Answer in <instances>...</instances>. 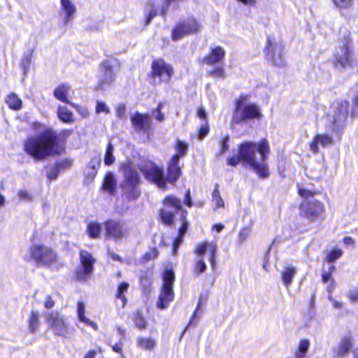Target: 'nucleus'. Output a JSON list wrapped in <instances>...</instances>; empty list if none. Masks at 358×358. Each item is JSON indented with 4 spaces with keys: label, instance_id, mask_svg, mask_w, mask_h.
<instances>
[{
    "label": "nucleus",
    "instance_id": "obj_1",
    "mask_svg": "<svg viewBox=\"0 0 358 358\" xmlns=\"http://www.w3.org/2000/svg\"><path fill=\"white\" fill-rule=\"evenodd\" d=\"M238 154L241 162L248 164L261 178H267L269 171L266 161L270 154V146L266 139L258 143L245 142L239 145Z\"/></svg>",
    "mask_w": 358,
    "mask_h": 358
},
{
    "label": "nucleus",
    "instance_id": "obj_2",
    "mask_svg": "<svg viewBox=\"0 0 358 358\" xmlns=\"http://www.w3.org/2000/svg\"><path fill=\"white\" fill-rule=\"evenodd\" d=\"M57 134L52 129L46 128L38 135L29 137L24 143L25 152L35 160H43L46 157L59 154L55 150Z\"/></svg>",
    "mask_w": 358,
    "mask_h": 358
},
{
    "label": "nucleus",
    "instance_id": "obj_3",
    "mask_svg": "<svg viewBox=\"0 0 358 358\" xmlns=\"http://www.w3.org/2000/svg\"><path fill=\"white\" fill-rule=\"evenodd\" d=\"M262 113L259 107L249 100L247 95L240 96L235 102L233 122L241 123L248 120H259Z\"/></svg>",
    "mask_w": 358,
    "mask_h": 358
},
{
    "label": "nucleus",
    "instance_id": "obj_4",
    "mask_svg": "<svg viewBox=\"0 0 358 358\" xmlns=\"http://www.w3.org/2000/svg\"><path fill=\"white\" fill-rule=\"evenodd\" d=\"M30 258L38 265L58 268L62 266L56 252L48 245L35 243L29 248Z\"/></svg>",
    "mask_w": 358,
    "mask_h": 358
},
{
    "label": "nucleus",
    "instance_id": "obj_5",
    "mask_svg": "<svg viewBox=\"0 0 358 358\" xmlns=\"http://www.w3.org/2000/svg\"><path fill=\"white\" fill-rule=\"evenodd\" d=\"M349 103L347 101L339 100L333 103L329 113L332 131L337 140H341L343 131L348 115Z\"/></svg>",
    "mask_w": 358,
    "mask_h": 358
},
{
    "label": "nucleus",
    "instance_id": "obj_6",
    "mask_svg": "<svg viewBox=\"0 0 358 358\" xmlns=\"http://www.w3.org/2000/svg\"><path fill=\"white\" fill-rule=\"evenodd\" d=\"M217 250V245L215 242L203 241L196 245L194 248V254L196 255V262L193 271L196 275H199L206 271L207 266L203 260L205 254L209 255L208 260L214 271L216 266L215 257Z\"/></svg>",
    "mask_w": 358,
    "mask_h": 358
},
{
    "label": "nucleus",
    "instance_id": "obj_7",
    "mask_svg": "<svg viewBox=\"0 0 358 358\" xmlns=\"http://www.w3.org/2000/svg\"><path fill=\"white\" fill-rule=\"evenodd\" d=\"M45 322L55 335L68 338L73 334L74 329L66 318L57 311H48L44 314Z\"/></svg>",
    "mask_w": 358,
    "mask_h": 358
},
{
    "label": "nucleus",
    "instance_id": "obj_8",
    "mask_svg": "<svg viewBox=\"0 0 358 358\" xmlns=\"http://www.w3.org/2000/svg\"><path fill=\"white\" fill-rule=\"evenodd\" d=\"M174 280L173 271L171 269L166 268L163 275V286L156 303L157 308L161 310L166 309L173 300V284Z\"/></svg>",
    "mask_w": 358,
    "mask_h": 358
},
{
    "label": "nucleus",
    "instance_id": "obj_9",
    "mask_svg": "<svg viewBox=\"0 0 358 358\" xmlns=\"http://www.w3.org/2000/svg\"><path fill=\"white\" fill-rule=\"evenodd\" d=\"M264 54L267 59L270 60L276 66L281 67L286 64L284 45L274 38L268 37L264 48Z\"/></svg>",
    "mask_w": 358,
    "mask_h": 358
},
{
    "label": "nucleus",
    "instance_id": "obj_10",
    "mask_svg": "<svg viewBox=\"0 0 358 358\" xmlns=\"http://www.w3.org/2000/svg\"><path fill=\"white\" fill-rule=\"evenodd\" d=\"M201 27V24L196 18L185 19L178 23L172 30V39L177 41L183 37L197 34L200 31Z\"/></svg>",
    "mask_w": 358,
    "mask_h": 358
},
{
    "label": "nucleus",
    "instance_id": "obj_11",
    "mask_svg": "<svg viewBox=\"0 0 358 358\" xmlns=\"http://www.w3.org/2000/svg\"><path fill=\"white\" fill-rule=\"evenodd\" d=\"M124 179L121 185L123 192L131 198L138 196L136 187L139 184V177L129 164L123 166Z\"/></svg>",
    "mask_w": 358,
    "mask_h": 358
},
{
    "label": "nucleus",
    "instance_id": "obj_12",
    "mask_svg": "<svg viewBox=\"0 0 358 358\" xmlns=\"http://www.w3.org/2000/svg\"><path fill=\"white\" fill-rule=\"evenodd\" d=\"M163 204L160 217L164 224L170 225L173 222L175 214L182 209V203L177 198L168 196L164 199Z\"/></svg>",
    "mask_w": 358,
    "mask_h": 358
},
{
    "label": "nucleus",
    "instance_id": "obj_13",
    "mask_svg": "<svg viewBox=\"0 0 358 358\" xmlns=\"http://www.w3.org/2000/svg\"><path fill=\"white\" fill-rule=\"evenodd\" d=\"M173 75L172 66L162 59L153 61L152 64L151 76L155 84L162 82L168 83Z\"/></svg>",
    "mask_w": 358,
    "mask_h": 358
},
{
    "label": "nucleus",
    "instance_id": "obj_14",
    "mask_svg": "<svg viewBox=\"0 0 358 358\" xmlns=\"http://www.w3.org/2000/svg\"><path fill=\"white\" fill-rule=\"evenodd\" d=\"M325 211L323 203L317 200H306L300 206L301 215L310 221L321 217Z\"/></svg>",
    "mask_w": 358,
    "mask_h": 358
},
{
    "label": "nucleus",
    "instance_id": "obj_15",
    "mask_svg": "<svg viewBox=\"0 0 358 358\" xmlns=\"http://www.w3.org/2000/svg\"><path fill=\"white\" fill-rule=\"evenodd\" d=\"M335 138V134L330 126L329 133H320L316 134L309 143V148L312 152L316 154L320 152V148H327L332 146L336 141H340Z\"/></svg>",
    "mask_w": 358,
    "mask_h": 358
},
{
    "label": "nucleus",
    "instance_id": "obj_16",
    "mask_svg": "<svg viewBox=\"0 0 358 358\" xmlns=\"http://www.w3.org/2000/svg\"><path fill=\"white\" fill-rule=\"evenodd\" d=\"M141 170L148 180H150L161 189H166V183L164 178L163 170L154 164L148 162L141 168Z\"/></svg>",
    "mask_w": 358,
    "mask_h": 358
},
{
    "label": "nucleus",
    "instance_id": "obj_17",
    "mask_svg": "<svg viewBox=\"0 0 358 358\" xmlns=\"http://www.w3.org/2000/svg\"><path fill=\"white\" fill-rule=\"evenodd\" d=\"M106 236L115 240H120L127 237L129 229L127 224L117 220H109L104 222Z\"/></svg>",
    "mask_w": 358,
    "mask_h": 358
},
{
    "label": "nucleus",
    "instance_id": "obj_18",
    "mask_svg": "<svg viewBox=\"0 0 358 358\" xmlns=\"http://www.w3.org/2000/svg\"><path fill=\"white\" fill-rule=\"evenodd\" d=\"M352 60V55L350 42L348 40H345L336 50L334 62L336 67L345 68L351 64Z\"/></svg>",
    "mask_w": 358,
    "mask_h": 358
},
{
    "label": "nucleus",
    "instance_id": "obj_19",
    "mask_svg": "<svg viewBox=\"0 0 358 358\" xmlns=\"http://www.w3.org/2000/svg\"><path fill=\"white\" fill-rule=\"evenodd\" d=\"M80 262L83 270L77 271L76 277L78 280H86L90 277L94 269L95 259L86 250H81L80 252Z\"/></svg>",
    "mask_w": 358,
    "mask_h": 358
},
{
    "label": "nucleus",
    "instance_id": "obj_20",
    "mask_svg": "<svg viewBox=\"0 0 358 358\" xmlns=\"http://www.w3.org/2000/svg\"><path fill=\"white\" fill-rule=\"evenodd\" d=\"M133 127L138 131H147L151 127V120L149 115L136 113L131 115Z\"/></svg>",
    "mask_w": 358,
    "mask_h": 358
},
{
    "label": "nucleus",
    "instance_id": "obj_21",
    "mask_svg": "<svg viewBox=\"0 0 358 358\" xmlns=\"http://www.w3.org/2000/svg\"><path fill=\"white\" fill-rule=\"evenodd\" d=\"M327 165L324 160L312 163L306 170V174L312 180H320L325 174Z\"/></svg>",
    "mask_w": 358,
    "mask_h": 358
},
{
    "label": "nucleus",
    "instance_id": "obj_22",
    "mask_svg": "<svg viewBox=\"0 0 358 358\" xmlns=\"http://www.w3.org/2000/svg\"><path fill=\"white\" fill-rule=\"evenodd\" d=\"M60 2L62 13L64 15V22L66 24L74 18L76 7L71 0H60Z\"/></svg>",
    "mask_w": 358,
    "mask_h": 358
},
{
    "label": "nucleus",
    "instance_id": "obj_23",
    "mask_svg": "<svg viewBox=\"0 0 358 358\" xmlns=\"http://www.w3.org/2000/svg\"><path fill=\"white\" fill-rule=\"evenodd\" d=\"M178 155L173 156L168 166L167 180L171 183H174L180 177L181 170L178 166Z\"/></svg>",
    "mask_w": 358,
    "mask_h": 358
},
{
    "label": "nucleus",
    "instance_id": "obj_24",
    "mask_svg": "<svg viewBox=\"0 0 358 358\" xmlns=\"http://www.w3.org/2000/svg\"><path fill=\"white\" fill-rule=\"evenodd\" d=\"M100 164L101 157L99 156L95 155L91 159L85 170V176L90 181H92L96 177Z\"/></svg>",
    "mask_w": 358,
    "mask_h": 358
},
{
    "label": "nucleus",
    "instance_id": "obj_25",
    "mask_svg": "<svg viewBox=\"0 0 358 358\" xmlns=\"http://www.w3.org/2000/svg\"><path fill=\"white\" fill-rule=\"evenodd\" d=\"M296 267L292 265H287L282 268L280 272V278L283 285L286 287H289V285L292 283L293 278L296 275Z\"/></svg>",
    "mask_w": 358,
    "mask_h": 358
},
{
    "label": "nucleus",
    "instance_id": "obj_26",
    "mask_svg": "<svg viewBox=\"0 0 358 358\" xmlns=\"http://www.w3.org/2000/svg\"><path fill=\"white\" fill-rule=\"evenodd\" d=\"M76 312L79 321L84 323L87 326L91 327L95 331L98 330L99 327L97 324L85 316V305L84 302H78Z\"/></svg>",
    "mask_w": 358,
    "mask_h": 358
},
{
    "label": "nucleus",
    "instance_id": "obj_27",
    "mask_svg": "<svg viewBox=\"0 0 358 358\" xmlns=\"http://www.w3.org/2000/svg\"><path fill=\"white\" fill-rule=\"evenodd\" d=\"M70 92L71 87L69 85L61 84L55 89L53 94L59 101L66 103H71V101L68 98Z\"/></svg>",
    "mask_w": 358,
    "mask_h": 358
},
{
    "label": "nucleus",
    "instance_id": "obj_28",
    "mask_svg": "<svg viewBox=\"0 0 358 358\" xmlns=\"http://www.w3.org/2000/svg\"><path fill=\"white\" fill-rule=\"evenodd\" d=\"M187 215V211H183L182 210V214H181L182 220V226L180 227V228L179 229V234H178V236L175 238V240L173 241V255L176 254L177 249L178 248V247L182 243L183 236H184V235L186 233L187 229L188 224H187V222L185 220V215Z\"/></svg>",
    "mask_w": 358,
    "mask_h": 358
},
{
    "label": "nucleus",
    "instance_id": "obj_29",
    "mask_svg": "<svg viewBox=\"0 0 358 358\" xmlns=\"http://www.w3.org/2000/svg\"><path fill=\"white\" fill-rule=\"evenodd\" d=\"M117 181L111 172H108L103 180L102 189L109 194H114L116 192Z\"/></svg>",
    "mask_w": 358,
    "mask_h": 358
},
{
    "label": "nucleus",
    "instance_id": "obj_30",
    "mask_svg": "<svg viewBox=\"0 0 358 358\" xmlns=\"http://www.w3.org/2000/svg\"><path fill=\"white\" fill-rule=\"evenodd\" d=\"M103 83L109 84L114 80L117 71V67L115 66L110 62H106L103 63Z\"/></svg>",
    "mask_w": 358,
    "mask_h": 358
},
{
    "label": "nucleus",
    "instance_id": "obj_31",
    "mask_svg": "<svg viewBox=\"0 0 358 358\" xmlns=\"http://www.w3.org/2000/svg\"><path fill=\"white\" fill-rule=\"evenodd\" d=\"M225 52L220 46L215 47L211 50L208 56L205 57L204 62L207 64H215L220 62L224 57Z\"/></svg>",
    "mask_w": 358,
    "mask_h": 358
},
{
    "label": "nucleus",
    "instance_id": "obj_32",
    "mask_svg": "<svg viewBox=\"0 0 358 358\" xmlns=\"http://www.w3.org/2000/svg\"><path fill=\"white\" fill-rule=\"evenodd\" d=\"M136 345L142 350H152L155 348L157 341L152 337L139 336L136 338Z\"/></svg>",
    "mask_w": 358,
    "mask_h": 358
},
{
    "label": "nucleus",
    "instance_id": "obj_33",
    "mask_svg": "<svg viewBox=\"0 0 358 358\" xmlns=\"http://www.w3.org/2000/svg\"><path fill=\"white\" fill-rule=\"evenodd\" d=\"M57 116L63 122L69 124L74 122L73 114L66 107L59 106Z\"/></svg>",
    "mask_w": 358,
    "mask_h": 358
},
{
    "label": "nucleus",
    "instance_id": "obj_34",
    "mask_svg": "<svg viewBox=\"0 0 358 358\" xmlns=\"http://www.w3.org/2000/svg\"><path fill=\"white\" fill-rule=\"evenodd\" d=\"M352 348V342L349 338H344L341 341L336 354L338 357H345Z\"/></svg>",
    "mask_w": 358,
    "mask_h": 358
},
{
    "label": "nucleus",
    "instance_id": "obj_35",
    "mask_svg": "<svg viewBox=\"0 0 358 358\" xmlns=\"http://www.w3.org/2000/svg\"><path fill=\"white\" fill-rule=\"evenodd\" d=\"M6 101L9 108L13 110H18L22 108L21 99L14 93L8 95Z\"/></svg>",
    "mask_w": 358,
    "mask_h": 358
},
{
    "label": "nucleus",
    "instance_id": "obj_36",
    "mask_svg": "<svg viewBox=\"0 0 358 358\" xmlns=\"http://www.w3.org/2000/svg\"><path fill=\"white\" fill-rule=\"evenodd\" d=\"M129 286L127 282H124L120 283L117 287L115 296L117 299L121 301V306L122 307H124L127 303V298L124 296V293L127 292Z\"/></svg>",
    "mask_w": 358,
    "mask_h": 358
},
{
    "label": "nucleus",
    "instance_id": "obj_37",
    "mask_svg": "<svg viewBox=\"0 0 358 358\" xmlns=\"http://www.w3.org/2000/svg\"><path fill=\"white\" fill-rule=\"evenodd\" d=\"M87 232L90 238H97L100 236L101 225L97 222H90L87 227Z\"/></svg>",
    "mask_w": 358,
    "mask_h": 358
},
{
    "label": "nucleus",
    "instance_id": "obj_38",
    "mask_svg": "<svg viewBox=\"0 0 358 358\" xmlns=\"http://www.w3.org/2000/svg\"><path fill=\"white\" fill-rule=\"evenodd\" d=\"M39 326V316L36 311H31L29 317V330L35 332Z\"/></svg>",
    "mask_w": 358,
    "mask_h": 358
},
{
    "label": "nucleus",
    "instance_id": "obj_39",
    "mask_svg": "<svg viewBox=\"0 0 358 358\" xmlns=\"http://www.w3.org/2000/svg\"><path fill=\"white\" fill-rule=\"evenodd\" d=\"M114 147L109 143L104 156V164L106 166L112 165L115 162V157L113 155Z\"/></svg>",
    "mask_w": 358,
    "mask_h": 358
},
{
    "label": "nucleus",
    "instance_id": "obj_40",
    "mask_svg": "<svg viewBox=\"0 0 358 358\" xmlns=\"http://www.w3.org/2000/svg\"><path fill=\"white\" fill-rule=\"evenodd\" d=\"M212 197H213V203L216 208H224V203L220 194L217 185H216V187L215 188V189L213 192Z\"/></svg>",
    "mask_w": 358,
    "mask_h": 358
},
{
    "label": "nucleus",
    "instance_id": "obj_41",
    "mask_svg": "<svg viewBox=\"0 0 358 358\" xmlns=\"http://www.w3.org/2000/svg\"><path fill=\"white\" fill-rule=\"evenodd\" d=\"M176 149L177 153L174 155L173 156H178V159L180 157H184L188 149V145L186 143L181 141L180 140H178L176 145Z\"/></svg>",
    "mask_w": 358,
    "mask_h": 358
},
{
    "label": "nucleus",
    "instance_id": "obj_42",
    "mask_svg": "<svg viewBox=\"0 0 358 358\" xmlns=\"http://www.w3.org/2000/svg\"><path fill=\"white\" fill-rule=\"evenodd\" d=\"M310 342L308 340H301L299 343V351L296 352V356L299 358L303 357L308 350Z\"/></svg>",
    "mask_w": 358,
    "mask_h": 358
},
{
    "label": "nucleus",
    "instance_id": "obj_43",
    "mask_svg": "<svg viewBox=\"0 0 358 358\" xmlns=\"http://www.w3.org/2000/svg\"><path fill=\"white\" fill-rule=\"evenodd\" d=\"M350 96L353 103L352 115H355L358 110V85L351 90Z\"/></svg>",
    "mask_w": 358,
    "mask_h": 358
},
{
    "label": "nucleus",
    "instance_id": "obj_44",
    "mask_svg": "<svg viewBox=\"0 0 358 358\" xmlns=\"http://www.w3.org/2000/svg\"><path fill=\"white\" fill-rule=\"evenodd\" d=\"M342 255L343 251L341 249L335 248L329 252L326 259L328 262H334L339 259Z\"/></svg>",
    "mask_w": 358,
    "mask_h": 358
},
{
    "label": "nucleus",
    "instance_id": "obj_45",
    "mask_svg": "<svg viewBox=\"0 0 358 358\" xmlns=\"http://www.w3.org/2000/svg\"><path fill=\"white\" fill-rule=\"evenodd\" d=\"M34 51V46L31 47V48L27 50V52H24V55L23 59H22V64H23L24 69L26 68V66H28L29 65Z\"/></svg>",
    "mask_w": 358,
    "mask_h": 358
},
{
    "label": "nucleus",
    "instance_id": "obj_46",
    "mask_svg": "<svg viewBox=\"0 0 358 358\" xmlns=\"http://www.w3.org/2000/svg\"><path fill=\"white\" fill-rule=\"evenodd\" d=\"M164 107L163 103H159L156 110L152 111V116L159 122L164 120V114L162 113V109Z\"/></svg>",
    "mask_w": 358,
    "mask_h": 358
},
{
    "label": "nucleus",
    "instance_id": "obj_47",
    "mask_svg": "<svg viewBox=\"0 0 358 358\" xmlns=\"http://www.w3.org/2000/svg\"><path fill=\"white\" fill-rule=\"evenodd\" d=\"M333 289H334V287H327V291L329 293V295L328 296V299H329V300L330 301L332 302V305H333V307L334 308H336V309H342L343 307V303L341 301H336L331 296V293L333 292Z\"/></svg>",
    "mask_w": 358,
    "mask_h": 358
},
{
    "label": "nucleus",
    "instance_id": "obj_48",
    "mask_svg": "<svg viewBox=\"0 0 358 358\" xmlns=\"http://www.w3.org/2000/svg\"><path fill=\"white\" fill-rule=\"evenodd\" d=\"M17 196L20 201H31L32 200L31 194L27 189H20Z\"/></svg>",
    "mask_w": 358,
    "mask_h": 358
},
{
    "label": "nucleus",
    "instance_id": "obj_49",
    "mask_svg": "<svg viewBox=\"0 0 358 358\" xmlns=\"http://www.w3.org/2000/svg\"><path fill=\"white\" fill-rule=\"evenodd\" d=\"M146 11L148 12V16L146 19V24H149L152 18L157 15V11L154 8L153 4L149 3L146 6Z\"/></svg>",
    "mask_w": 358,
    "mask_h": 358
},
{
    "label": "nucleus",
    "instance_id": "obj_50",
    "mask_svg": "<svg viewBox=\"0 0 358 358\" xmlns=\"http://www.w3.org/2000/svg\"><path fill=\"white\" fill-rule=\"evenodd\" d=\"M96 113L98 114H108L110 113V108L104 102L98 101L96 106Z\"/></svg>",
    "mask_w": 358,
    "mask_h": 358
},
{
    "label": "nucleus",
    "instance_id": "obj_51",
    "mask_svg": "<svg viewBox=\"0 0 358 358\" xmlns=\"http://www.w3.org/2000/svg\"><path fill=\"white\" fill-rule=\"evenodd\" d=\"M250 230L247 228H243L240 230L238 236V241L240 244H242L250 236Z\"/></svg>",
    "mask_w": 358,
    "mask_h": 358
},
{
    "label": "nucleus",
    "instance_id": "obj_52",
    "mask_svg": "<svg viewBox=\"0 0 358 358\" xmlns=\"http://www.w3.org/2000/svg\"><path fill=\"white\" fill-rule=\"evenodd\" d=\"M334 3L341 8H347L352 5L353 0H332Z\"/></svg>",
    "mask_w": 358,
    "mask_h": 358
},
{
    "label": "nucleus",
    "instance_id": "obj_53",
    "mask_svg": "<svg viewBox=\"0 0 358 358\" xmlns=\"http://www.w3.org/2000/svg\"><path fill=\"white\" fill-rule=\"evenodd\" d=\"M134 323L139 329H144L146 327V322L141 314L137 313L134 318Z\"/></svg>",
    "mask_w": 358,
    "mask_h": 358
},
{
    "label": "nucleus",
    "instance_id": "obj_54",
    "mask_svg": "<svg viewBox=\"0 0 358 358\" xmlns=\"http://www.w3.org/2000/svg\"><path fill=\"white\" fill-rule=\"evenodd\" d=\"M299 194L301 197L308 200L309 198H311L314 196L315 192L308 190L303 187H299Z\"/></svg>",
    "mask_w": 358,
    "mask_h": 358
},
{
    "label": "nucleus",
    "instance_id": "obj_55",
    "mask_svg": "<svg viewBox=\"0 0 358 358\" xmlns=\"http://www.w3.org/2000/svg\"><path fill=\"white\" fill-rule=\"evenodd\" d=\"M229 136H226L220 142V154H224L229 149Z\"/></svg>",
    "mask_w": 358,
    "mask_h": 358
},
{
    "label": "nucleus",
    "instance_id": "obj_56",
    "mask_svg": "<svg viewBox=\"0 0 358 358\" xmlns=\"http://www.w3.org/2000/svg\"><path fill=\"white\" fill-rule=\"evenodd\" d=\"M209 132V127L207 122H204L201 125L199 131V138L200 139L203 138Z\"/></svg>",
    "mask_w": 358,
    "mask_h": 358
},
{
    "label": "nucleus",
    "instance_id": "obj_57",
    "mask_svg": "<svg viewBox=\"0 0 358 358\" xmlns=\"http://www.w3.org/2000/svg\"><path fill=\"white\" fill-rule=\"evenodd\" d=\"M77 112L83 117H87L89 116V111L87 110V108L85 107H83V106H75Z\"/></svg>",
    "mask_w": 358,
    "mask_h": 358
},
{
    "label": "nucleus",
    "instance_id": "obj_58",
    "mask_svg": "<svg viewBox=\"0 0 358 358\" xmlns=\"http://www.w3.org/2000/svg\"><path fill=\"white\" fill-rule=\"evenodd\" d=\"M43 305L45 308H52L55 306V301L52 300L50 296L46 295Z\"/></svg>",
    "mask_w": 358,
    "mask_h": 358
},
{
    "label": "nucleus",
    "instance_id": "obj_59",
    "mask_svg": "<svg viewBox=\"0 0 358 358\" xmlns=\"http://www.w3.org/2000/svg\"><path fill=\"white\" fill-rule=\"evenodd\" d=\"M348 296L351 302L355 303L358 301V289L350 291V292L348 294Z\"/></svg>",
    "mask_w": 358,
    "mask_h": 358
},
{
    "label": "nucleus",
    "instance_id": "obj_60",
    "mask_svg": "<svg viewBox=\"0 0 358 358\" xmlns=\"http://www.w3.org/2000/svg\"><path fill=\"white\" fill-rule=\"evenodd\" d=\"M239 162H241V157H240V155H238V156L237 157H229L228 159H227V163L229 165H231V166H236L237 165Z\"/></svg>",
    "mask_w": 358,
    "mask_h": 358
},
{
    "label": "nucleus",
    "instance_id": "obj_61",
    "mask_svg": "<svg viewBox=\"0 0 358 358\" xmlns=\"http://www.w3.org/2000/svg\"><path fill=\"white\" fill-rule=\"evenodd\" d=\"M84 358H103V356L100 352L94 350L90 351Z\"/></svg>",
    "mask_w": 358,
    "mask_h": 358
},
{
    "label": "nucleus",
    "instance_id": "obj_62",
    "mask_svg": "<svg viewBox=\"0 0 358 358\" xmlns=\"http://www.w3.org/2000/svg\"><path fill=\"white\" fill-rule=\"evenodd\" d=\"M196 115L198 117L203 120L204 122H207V115L205 110L202 107L198 108Z\"/></svg>",
    "mask_w": 358,
    "mask_h": 358
},
{
    "label": "nucleus",
    "instance_id": "obj_63",
    "mask_svg": "<svg viewBox=\"0 0 358 358\" xmlns=\"http://www.w3.org/2000/svg\"><path fill=\"white\" fill-rule=\"evenodd\" d=\"M334 270H335V266L332 265L329 268V271L328 273H323L322 280L324 282H327L331 278V273H333V271Z\"/></svg>",
    "mask_w": 358,
    "mask_h": 358
},
{
    "label": "nucleus",
    "instance_id": "obj_64",
    "mask_svg": "<svg viewBox=\"0 0 358 358\" xmlns=\"http://www.w3.org/2000/svg\"><path fill=\"white\" fill-rule=\"evenodd\" d=\"M125 112V106L123 104H120L117 106L116 113L117 115L119 117H123Z\"/></svg>",
    "mask_w": 358,
    "mask_h": 358
}]
</instances>
